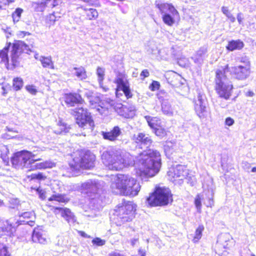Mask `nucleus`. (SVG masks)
<instances>
[{
  "label": "nucleus",
  "mask_w": 256,
  "mask_h": 256,
  "mask_svg": "<svg viewBox=\"0 0 256 256\" xmlns=\"http://www.w3.org/2000/svg\"><path fill=\"white\" fill-rule=\"evenodd\" d=\"M102 159L104 164L112 170H120L124 168L136 164L139 171L137 173L142 180L154 176L161 167L160 152L150 149L141 152L136 160L129 152L120 150L104 152L102 154Z\"/></svg>",
  "instance_id": "nucleus-1"
},
{
  "label": "nucleus",
  "mask_w": 256,
  "mask_h": 256,
  "mask_svg": "<svg viewBox=\"0 0 256 256\" xmlns=\"http://www.w3.org/2000/svg\"><path fill=\"white\" fill-rule=\"evenodd\" d=\"M110 188L113 193L126 196H134L140 189L136 180L128 174H119L112 182Z\"/></svg>",
  "instance_id": "nucleus-2"
},
{
  "label": "nucleus",
  "mask_w": 256,
  "mask_h": 256,
  "mask_svg": "<svg viewBox=\"0 0 256 256\" xmlns=\"http://www.w3.org/2000/svg\"><path fill=\"white\" fill-rule=\"evenodd\" d=\"M229 68L226 64L224 68L218 69L216 71L215 78L216 90L220 97L228 100L230 96L233 88L232 84L225 76Z\"/></svg>",
  "instance_id": "nucleus-3"
},
{
  "label": "nucleus",
  "mask_w": 256,
  "mask_h": 256,
  "mask_svg": "<svg viewBox=\"0 0 256 256\" xmlns=\"http://www.w3.org/2000/svg\"><path fill=\"white\" fill-rule=\"evenodd\" d=\"M94 155L90 152L75 153L72 161L69 164L70 170L74 171L80 168L90 169L94 166Z\"/></svg>",
  "instance_id": "nucleus-4"
},
{
  "label": "nucleus",
  "mask_w": 256,
  "mask_h": 256,
  "mask_svg": "<svg viewBox=\"0 0 256 256\" xmlns=\"http://www.w3.org/2000/svg\"><path fill=\"white\" fill-rule=\"evenodd\" d=\"M36 154L26 150L20 151L16 152L11 158V162L12 166L16 168H27L30 170L32 167V163L40 160L34 159Z\"/></svg>",
  "instance_id": "nucleus-5"
},
{
  "label": "nucleus",
  "mask_w": 256,
  "mask_h": 256,
  "mask_svg": "<svg viewBox=\"0 0 256 256\" xmlns=\"http://www.w3.org/2000/svg\"><path fill=\"white\" fill-rule=\"evenodd\" d=\"M70 114L76 118V123L84 130L92 131L94 126V122L90 114L86 108L78 106L70 110Z\"/></svg>",
  "instance_id": "nucleus-6"
},
{
  "label": "nucleus",
  "mask_w": 256,
  "mask_h": 256,
  "mask_svg": "<svg viewBox=\"0 0 256 256\" xmlns=\"http://www.w3.org/2000/svg\"><path fill=\"white\" fill-rule=\"evenodd\" d=\"M172 197L170 190L166 187H158L154 192L146 199L148 204L152 206H164L168 204Z\"/></svg>",
  "instance_id": "nucleus-7"
},
{
  "label": "nucleus",
  "mask_w": 256,
  "mask_h": 256,
  "mask_svg": "<svg viewBox=\"0 0 256 256\" xmlns=\"http://www.w3.org/2000/svg\"><path fill=\"white\" fill-rule=\"evenodd\" d=\"M135 210V205L132 202H124L118 206L114 214L117 217L118 222L123 223L132 220Z\"/></svg>",
  "instance_id": "nucleus-8"
},
{
  "label": "nucleus",
  "mask_w": 256,
  "mask_h": 256,
  "mask_svg": "<svg viewBox=\"0 0 256 256\" xmlns=\"http://www.w3.org/2000/svg\"><path fill=\"white\" fill-rule=\"evenodd\" d=\"M101 182L96 180H88L81 185L82 192L86 193L92 199H94L101 190Z\"/></svg>",
  "instance_id": "nucleus-9"
},
{
  "label": "nucleus",
  "mask_w": 256,
  "mask_h": 256,
  "mask_svg": "<svg viewBox=\"0 0 256 256\" xmlns=\"http://www.w3.org/2000/svg\"><path fill=\"white\" fill-rule=\"evenodd\" d=\"M90 106L93 108H96L101 114H104L114 104L113 100L110 98H106L101 100L98 96L94 94L92 98L89 100Z\"/></svg>",
  "instance_id": "nucleus-10"
},
{
  "label": "nucleus",
  "mask_w": 256,
  "mask_h": 256,
  "mask_svg": "<svg viewBox=\"0 0 256 256\" xmlns=\"http://www.w3.org/2000/svg\"><path fill=\"white\" fill-rule=\"evenodd\" d=\"M188 174V170L182 165H176L169 168L168 176L172 182L180 184Z\"/></svg>",
  "instance_id": "nucleus-11"
},
{
  "label": "nucleus",
  "mask_w": 256,
  "mask_h": 256,
  "mask_svg": "<svg viewBox=\"0 0 256 256\" xmlns=\"http://www.w3.org/2000/svg\"><path fill=\"white\" fill-rule=\"evenodd\" d=\"M231 72H233L236 78L240 80L246 79L250 73V62H246L238 66L232 67Z\"/></svg>",
  "instance_id": "nucleus-12"
},
{
  "label": "nucleus",
  "mask_w": 256,
  "mask_h": 256,
  "mask_svg": "<svg viewBox=\"0 0 256 256\" xmlns=\"http://www.w3.org/2000/svg\"><path fill=\"white\" fill-rule=\"evenodd\" d=\"M207 102L204 96L198 94L194 101V110L197 116L201 119L206 118L208 114Z\"/></svg>",
  "instance_id": "nucleus-13"
},
{
  "label": "nucleus",
  "mask_w": 256,
  "mask_h": 256,
  "mask_svg": "<svg viewBox=\"0 0 256 256\" xmlns=\"http://www.w3.org/2000/svg\"><path fill=\"white\" fill-rule=\"evenodd\" d=\"M30 50L28 46L22 41H18L12 46L11 60L14 64L22 52L28 53Z\"/></svg>",
  "instance_id": "nucleus-14"
},
{
  "label": "nucleus",
  "mask_w": 256,
  "mask_h": 256,
  "mask_svg": "<svg viewBox=\"0 0 256 256\" xmlns=\"http://www.w3.org/2000/svg\"><path fill=\"white\" fill-rule=\"evenodd\" d=\"M132 139L136 143L139 144L141 148L147 149L152 143V140L150 137L144 133L134 134Z\"/></svg>",
  "instance_id": "nucleus-15"
},
{
  "label": "nucleus",
  "mask_w": 256,
  "mask_h": 256,
  "mask_svg": "<svg viewBox=\"0 0 256 256\" xmlns=\"http://www.w3.org/2000/svg\"><path fill=\"white\" fill-rule=\"evenodd\" d=\"M64 102L68 107L74 106L76 104H81L84 102L81 96L77 93H69L64 96Z\"/></svg>",
  "instance_id": "nucleus-16"
},
{
  "label": "nucleus",
  "mask_w": 256,
  "mask_h": 256,
  "mask_svg": "<svg viewBox=\"0 0 256 256\" xmlns=\"http://www.w3.org/2000/svg\"><path fill=\"white\" fill-rule=\"evenodd\" d=\"M115 82L117 84L116 92L118 90H122L128 98L132 97L128 82L126 80L120 76L116 79Z\"/></svg>",
  "instance_id": "nucleus-17"
},
{
  "label": "nucleus",
  "mask_w": 256,
  "mask_h": 256,
  "mask_svg": "<svg viewBox=\"0 0 256 256\" xmlns=\"http://www.w3.org/2000/svg\"><path fill=\"white\" fill-rule=\"evenodd\" d=\"M122 134L121 129L118 126H115L110 132H102V135L105 140L112 142L118 140V136Z\"/></svg>",
  "instance_id": "nucleus-18"
},
{
  "label": "nucleus",
  "mask_w": 256,
  "mask_h": 256,
  "mask_svg": "<svg viewBox=\"0 0 256 256\" xmlns=\"http://www.w3.org/2000/svg\"><path fill=\"white\" fill-rule=\"evenodd\" d=\"M32 240L34 242L40 244H46L47 242L46 235L42 229L37 228H35L32 234Z\"/></svg>",
  "instance_id": "nucleus-19"
},
{
  "label": "nucleus",
  "mask_w": 256,
  "mask_h": 256,
  "mask_svg": "<svg viewBox=\"0 0 256 256\" xmlns=\"http://www.w3.org/2000/svg\"><path fill=\"white\" fill-rule=\"evenodd\" d=\"M157 8L159 9L161 14H170L173 16L178 15V12L173 6L166 3H158L156 4Z\"/></svg>",
  "instance_id": "nucleus-20"
},
{
  "label": "nucleus",
  "mask_w": 256,
  "mask_h": 256,
  "mask_svg": "<svg viewBox=\"0 0 256 256\" xmlns=\"http://www.w3.org/2000/svg\"><path fill=\"white\" fill-rule=\"evenodd\" d=\"M11 46V44L8 43L2 50H0V64H4L6 67L8 66V52Z\"/></svg>",
  "instance_id": "nucleus-21"
},
{
  "label": "nucleus",
  "mask_w": 256,
  "mask_h": 256,
  "mask_svg": "<svg viewBox=\"0 0 256 256\" xmlns=\"http://www.w3.org/2000/svg\"><path fill=\"white\" fill-rule=\"evenodd\" d=\"M230 234H222L220 235L218 238L216 247L220 248L223 246L224 248H226L228 246L227 242L230 240Z\"/></svg>",
  "instance_id": "nucleus-22"
},
{
  "label": "nucleus",
  "mask_w": 256,
  "mask_h": 256,
  "mask_svg": "<svg viewBox=\"0 0 256 256\" xmlns=\"http://www.w3.org/2000/svg\"><path fill=\"white\" fill-rule=\"evenodd\" d=\"M77 10L79 12H80L81 10H84L86 15L87 18L90 20L96 19L98 16V12L96 9L92 8H86L83 6H82L80 8H78Z\"/></svg>",
  "instance_id": "nucleus-23"
},
{
  "label": "nucleus",
  "mask_w": 256,
  "mask_h": 256,
  "mask_svg": "<svg viewBox=\"0 0 256 256\" xmlns=\"http://www.w3.org/2000/svg\"><path fill=\"white\" fill-rule=\"evenodd\" d=\"M54 166V164L50 161H46L44 162L36 164L34 162V163H32V167H30V170H34L36 169L51 168Z\"/></svg>",
  "instance_id": "nucleus-24"
},
{
  "label": "nucleus",
  "mask_w": 256,
  "mask_h": 256,
  "mask_svg": "<svg viewBox=\"0 0 256 256\" xmlns=\"http://www.w3.org/2000/svg\"><path fill=\"white\" fill-rule=\"evenodd\" d=\"M244 46L243 42L239 40H232L228 42L226 48L230 51L242 49Z\"/></svg>",
  "instance_id": "nucleus-25"
},
{
  "label": "nucleus",
  "mask_w": 256,
  "mask_h": 256,
  "mask_svg": "<svg viewBox=\"0 0 256 256\" xmlns=\"http://www.w3.org/2000/svg\"><path fill=\"white\" fill-rule=\"evenodd\" d=\"M96 75L98 76V80L100 86L104 90V92H106L108 88L102 86V82L105 76V69L103 68L98 67L96 69Z\"/></svg>",
  "instance_id": "nucleus-26"
},
{
  "label": "nucleus",
  "mask_w": 256,
  "mask_h": 256,
  "mask_svg": "<svg viewBox=\"0 0 256 256\" xmlns=\"http://www.w3.org/2000/svg\"><path fill=\"white\" fill-rule=\"evenodd\" d=\"M74 71V74L80 80H84L87 78L86 72L82 66L74 67L72 72Z\"/></svg>",
  "instance_id": "nucleus-27"
},
{
  "label": "nucleus",
  "mask_w": 256,
  "mask_h": 256,
  "mask_svg": "<svg viewBox=\"0 0 256 256\" xmlns=\"http://www.w3.org/2000/svg\"><path fill=\"white\" fill-rule=\"evenodd\" d=\"M59 210L60 212L61 216L68 222H74V216L70 209L64 208V210Z\"/></svg>",
  "instance_id": "nucleus-28"
},
{
  "label": "nucleus",
  "mask_w": 256,
  "mask_h": 256,
  "mask_svg": "<svg viewBox=\"0 0 256 256\" xmlns=\"http://www.w3.org/2000/svg\"><path fill=\"white\" fill-rule=\"evenodd\" d=\"M39 60L44 68L54 69V64L50 56L45 57L41 56Z\"/></svg>",
  "instance_id": "nucleus-29"
},
{
  "label": "nucleus",
  "mask_w": 256,
  "mask_h": 256,
  "mask_svg": "<svg viewBox=\"0 0 256 256\" xmlns=\"http://www.w3.org/2000/svg\"><path fill=\"white\" fill-rule=\"evenodd\" d=\"M62 16V14L58 12H54L52 14H50L48 16L46 20L50 24H53L55 22L60 18Z\"/></svg>",
  "instance_id": "nucleus-30"
},
{
  "label": "nucleus",
  "mask_w": 256,
  "mask_h": 256,
  "mask_svg": "<svg viewBox=\"0 0 256 256\" xmlns=\"http://www.w3.org/2000/svg\"><path fill=\"white\" fill-rule=\"evenodd\" d=\"M162 108L163 113L168 116H172L174 114V110L171 105L166 102H164L162 104Z\"/></svg>",
  "instance_id": "nucleus-31"
},
{
  "label": "nucleus",
  "mask_w": 256,
  "mask_h": 256,
  "mask_svg": "<svg viewBox=\"0 0 256 256\" xmlns=\"http://www.w3.org/2000/svg\"><path fill=\"white\" fill-rule=\"evenodd\" d=\"M144 118L151 128L154 130L158 126V124L159 120L157 118L146 116H144Z\"/></svg>",
  "instance_id": "nucleus-32"
},
{
  "label": "nucleus",
  "mask_w": 256,
  "mask_h": 256,
  "mask_svg": "<svg viewBox=\"0 0 256 256\" xmlns=\"http://www.w3.org/2000/svg\"><path fill=\"white\" fill-rule=\"evenodd\" d=\"M170 14H166L162 15V20L166 24L172 26L174 23V17Z\"/></svg>",
  "instance_id": "nucleus-33"
},
{
  "label": "nucleus",
  "mask_w": 256,
  "mask_h": 256,
  "mask_svg": "<svg viewBox=\"0 0 256 256\" xmlns=\"http://www.w3.org/2000/svg\"><path fill=\"white\" fill-rule=\"evenodd\" d=\"M204 230L203 226H199L195 232V234L192 239V242L194 243L197 242L201 238L202 232Z\"/></svg>",
  "instance_id": "nucleus-34"
},
{
  "label": "nucleus",
  "mask_w": 256,
  "mask_h": 256,
  "mask_svg": "<svg viewBox=\"0 0 256 256\" xmlns=\"http://www.w3.org/2000/svg\"><path fill=\"white\" fill-rule=\"evenodd\" d=\"M23 80L20 78H16L13 80V87L16 90L21 89L23 86Z\"/></svg>",
  "instance_id": "nucleus-35"
},
{
  "label": "nucleus",
  "mask_w": 256,
  "mask_h": 256,
  "mask_svg": "<svg viewBox=\"0 0 256 256\" xmlns=\"http://www.w3.org/2000/svg\"><path fill=\"white\" fill-rule=\"evenodd\" d=\"M19 216L20 218V222H25L24 220H22L21 218H23L24 219L26 218H30L32 217H34V213L33 212H22L20 214H19Z\"/></svg>",
  "instance_id": "nucleus-36"
},
{
  "label": "nucleus",
  "mask_w": 256,
  "mask_h": 256,
  "mask_svg": "<svg viewBox=\"0 0 256 256\" xmlns=\"http://www.w3.org/2000/svg\"><path fill=\"white\" fill-rule=\"evenodd\" d=\"M59 130H54V132L57 134H66L69 132L70 128L64 123L58 126Z\"/></svg>",
  "instance_id": "nucleus-37"
},
{
  "label": "nucleus",
  "mask_w": 256,
  "mask_h": 256,
  "mask_svg": "<svg viewBox=\"0 0 256 256\" xmlns=\"http://www.w3.org/2000/svg\"><path fill=\"white\" fill-rule=\"evenodd\" d=\"M46 7L54 8L60 5L62 3V0H46L45 1Z\"/></svg>",
  "instance_id": "nucleus-38"
},
{
  "label": "nucleus",
  "mask_w": 256,
  "mask_h": 256,
  "mask_svg": "<svg viewBox=\"0 0 256 256\" xmlns=\"http://www.w3.org/2000/svg\"><path fill=\"white\" fill-rule=\"evenodd\" d=\"M207 50L206 48L204 47H202L200 48L196 52V58L194 60V62H196V61L199 62L202 60V57L203 56L206 54Z\"/></svg>",
  "instance_id": "nucleus-39"
},
{
  "label": "nucleus",
  "mask_w": 256,
  "mask_h": 256,
  "mask_svg": "<svg viewBox=\"0 0 256 256\" xmlns=\"http://www.w3.org/2000/svg\"><path fill=\"white\" fill-rule=\"evenodd\" d=\"M49 201L56 200L58 202H66V199L64 196L58 194H53L48 198Z\"/></svg>",
  "instance_id": "nucleus-40"
},
{
  "label": "nucleus",
  "mask_w": 256,
  "mask_h": 256,
  "mask_svg": "<svg viewBox=\"0 0 256 256\" xmlns=\"http://www.w3.org/2000/svg\"><path fill=\"white\" fill-rule=\"evenodd\" d=\"M22 11L23 10L22 9L20 8H18L12 13V17L14 22H18L19 21Z\"/></svg>",
  "instance_id": "nucleus-41"
},
{
  "label": "nucleus",
  "mask_w": 256,
  "mask_h": 256,
  "mask_svg": "<svg viewBox=\"0 0 256 256\" xmlns=\"http://www.w3.org/2000/svg\"><path fill=\"white\" fill-rule=\"evenodd\" d=\"M57 244L60 246H66L68 244V240L67 236H58Z\"/></svg>",
  "instance_id": "nucleus-42"
},
{
  "label": "nucleus",
  "mask_w": 256,
  "mask_h": 256,
  "mask_svg": "<svg viewBox=\"0 0 256 256\" xmlns=\"http://www.w3.org/2000/svg\"><path fill=\"white\" fill-rule=\"evenodd\" d=\"M34 4L36 5L34 6V8L36 12H44L45 10V8H46V4L45 2H41L40 3H39V2L35 3Z\"/></svg>",
  "instance_id": "nucleus-43"
},
{
  "label": "nucleus",
  "mask_w": 256,
  "mask_h": 256,
  "mask_svg": "<svg viewBox=\"0 0 256 256\" xmlns=\"http://www.w3.org/2000/svg\"><path fill=\"white\" fill-rule=\"evenodd\" d=\"M46 178V176L42 172L32 174L31 175V178L32 180L36 179L38 180H44Z\"/></svg>",
  "instance_id": "nucleus-44"
},
{
  "label": "nucleus",
  "mask_w": 256,
  "mask_h": 256,
  "mask_svg": "<svg viewBox=\"0 0 256 256\" xmlns=\"http://www.w3.org/2000/svg\"><path fill=\"white\" fill-rule=\"evenodd\" d=\"M194 204L198 212H200L202 204H201L200 198V196L199 194H198L195 198Z\"/></svg>",
  "instance_id": "nucleus-45"
},
{
  "label": "nucleus",
  "mask_w": 256,
  "mask_h": 256,
  "mask_svg": "<svg viewBox=\"0 0 256 256\" xmlns=\"http://www.w3.org/2000/svg\"><path fill=\"white\" fill-rule=\"evenodd\" d=\"M0 256H10L7 248L3 244H0Z\"/></svg>",
  "instance_id": "nucleus-46"
},
{
  "label": "nucleus",
  "mask_w": 256,
  "mask_h": 256,
  "mask_svg": "<svg viewBox=\"0 0 256 256\" xmlns=\"http://www.w3.org/2000/svg\"><path fill=\"white\" fill-rule=\"evenodd\" d=\"M154 130L156 134L158 136L162 137L166 134L165 130L158 126L155 128Z\"/></svg>",
  "instance_id": "nucleus-47"
},
{
  "label": "nucleus",
  "mask_w": 256,
  "mask_h": 256,
  "mask_svg": "<svg viewBox=\"0 0 256 256\" xmlns=\"http://www.w3.org/2000/svg\"><path fill=\"white\" fill-rule=\"evenodd\" d=\"M105 242H106L104 240H102L99 238H96L92 240V243L98 246H102L105 244Z\"/></svg>",
  "instance_id": "nucleus-48"
},
{
  "label": "nucleus",
  "mask_w": 256,
  "mask_h": 256,
  "mask_svg": "<svg viewBox=\"0 0 256 256\" xmlns=\"http://www.w3.org/2000/svg\"><path fill=\"white\" fill-rule=\"evenodd\" d=\"M168 50L166 48H163L158 50L159 55L164 60L168 58Z\"/></svg>",
  "instance_id": "nucleus-49"
},
{
  "label": "nucleus",
  "mask_w": 256,
  "mask_h": 256,
  "mask_svg": "<svg viewBox=\"0 0 256 256\" xmlns=\"http://www.w3.org/2000/svg\"><path fill=\"white\" fill-rule=\"evenodd\" d=\"M160 84L158 82L153 81L150 85L149 88L152 91H155L160 88Z\"/></svg>",
  "instance_id": "nucleus-50"
},
{
  "label": "nucleus",
  "mask_w": 256,
  "mask_h": 256,
  "mask_svg": "<svg viewBox=\"0 0 256 256\" xmlns=\"http://www.w3.org/2000/svg\"><path fill=\"white\" fill-rule=\"evenodd\" d=\"M6 224H8V227L6 228L5 229H4V228H2L3 231L10 232L12 230V229L14 228L16 226L15 224H14L12 222H10V220H7Z\"/></svg>",
  "instance_id": "nucleus-51"
},
{
  "label": "nucleus",
  "mask_w": 256,
  "mask_h": 256,
  "mask_svg": "<svg viewBox=\"0 0 256 256\" xmlns=\"http://www.w3.org/2000/svg\"><path fill=\"white\" fill-rule=\"evenodd\" d=\"M26 90L32 94H36L37 92V90L35 86L32 85H29L26 86Z\"/></svg>",
  "instance_id": "nucleus-52"
},
{
  "label": "nucleus",
  "mask_w": 256,
  "mask_h": 256,
  "mask_svg": "<svg viewBox=\"0 0 256 256\" xmlns=\"http://www.w3.org/2000/svg\"><path fill=\"white\" fill-rule=\"evenodd\" d=\"M94 95V92L91 90H85L84 91V96L86 97L88 100L92 98Z\"/></svg>",
  "instance_id": "nucleus-53"
},
{
  "label": "nucleus",
  "mask_w": 256,
  "mask_h": 256,
  "mask_svg": "<svg viewBox=\"0 0 256 256\" xmlns=\"http://www.w3.org/2000/svg\"><path fill=\"white\" fill-rule=\"evenodd\" d=\"M37 192L38 194L39 197L40 199L44 200L46 198V194L45 192L42 189L38 188Z\"/></svg>",
  "instance_id": "nucleus-54"
},
{
  "label": "nucleus",
  "mask_w": 256,
  "mask_h": 256,
  "mask_svg": "<svg viewBox=\"0 0 256 256\" xmlns=\"http://www.w3.org/2000/svg\"><path fill=\"white\" fill-rule=\"evenodd\" d=\"M150 73L148 70H143L140 73V76L142 77V79L144 80L145 78H147L149 76Z\"/></svg>",
  "instance_id": "nucleus-55"
},
{
  "label": "nucleus",
  "mask_w": 256,
  "mask_h": 256,
  "mask_svg": "<svg viewBox=\"0 0 256 256\" xmlns=\"http://www.w3.org/2000/svg\"><path fill=\"white\" fill-rule=\"evenodd\" d=\"M222 11L223 12V14L226 16V17H228V16H230L231 13L229 11L228 8L226 6H222Z\"/></svg>",
  "instance_id": "nucleus-56"
},
{
  "label": "nucleus",
  "mask_w": 256,
  "mask_h": 256,
  "mask_svg": "<svg viewBox=\"0 0 256 256\" xmlns=\"http://www.w3.org/2000/svg\"><path fill=\"white\" fill-rule=\"evenodd\" d=\"M226 124L231 126L234 123V120L231 118H227L225 121Z\"/></svg>",
  "instance_id": "nucleus-57"
},
{
  "label": "nucleus",
  "mask_w": 256,
  "mask_h": 256,
  "mask_svg": "<svg viewBox=\"0 0 256 256\" xmlns=\"http://www.w3.org/2000/svg\"><path fill=\"white\" fill-rule=\"evenodd\" d=\"M242 166L244 169L248 172L250 168V164L247 162H243L242 164Z\"/></svg>",
  "instance_id": "nucleus-58"
},
{
  "label": "nucleus",
  "mask_w": 256,
  "mask_h": 256,
  "mask_svg": "<svg viewBox=\"0 0 256 256\" xmlns=\"http://www.w3.org/2000/svg\"><path fill=\"white\" fill-rule=\"evenodd\" d=\"M26 34L29 35L30 33L28 32H24V31H20V32H19L18 33V35L20 38H23Z\"/></svg>",
  "instance_id": "nucleus-59"
},
{
  "label": "nucleus",
  "mask_w": 256,
  "mask_h": 256,
  "mask_svg": "<svg viewBox=\"0 0 256 256\" xmlns=\"http://www.w3.org/2000/svg\"><path fill=\"white\" fill-rule=\"evenodd\" d=\"M64 210V208H59V207H54V208L53 212L56 214H60V210Z\"/></svg>",
  "instance_id": "nucleus-60"
},
{
  "label": "nucleus",
  "mask_w": 256,
  "mask_h": 256,
  "mask_svg": "<svg viewBox=\"0 0 256 256\" xmlns=\"http://www.w3.org/2000/svg\"><path fill=\"white\" fill-rule=\"evenodd\" d=\"M80 235L84 237V238H90V236L88 235V234H86L85 232H82V231H80L79 232Z\"/></svg>",
  "instance_id": "nucleus-61"
},
{
  "label": "nucleus",
  "mask_w": 256,
  "mask_h": 256,
  "mask_svg": "<svg viewBox=\"0 0 256 256\" xmlns=\"http://www.w3.org/2000/svg\"><path fill=\"white\" fill-rule=\"evenodd\" d=\"M138 254L141 256H146V251L142 248L138 250Z\"/></svg>",
  "instance_id": "nucleus-62"
},
{
  "label": "nucleus",
  "mask_w": 256,
  "mask_h": 256,
  "mask_svg": "<svg viewBox=\"0 0 256 256\" xmlns=\"http://www.w3.org/2000/svg\"><path fill=\"white\" fill-rule=\"evenodd\" d=\"M237 19H238V20L239 24H241L242 20V14L240 13H239L238 14Z\"/></svg>",
  "instance_id": "nucleus-63"
},
{
  "label": "nucleus",
  "mask_w": 256,
  "mask_h": 256,
  "mask_svg": "<svg viewBox=\"0 0 256 256\" xmlns=\"http://www.w3.org/2000/svg\"><path fill=\"white\" fill-rule=\"evenodd\" d=\"M232 22H234L236 19L235 18L232 16V14H231L230 16H228L227 17Z\"/></svg>",
  "instance_id": "nucleus-64"
}]
</instances>
